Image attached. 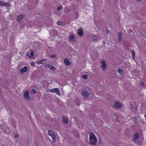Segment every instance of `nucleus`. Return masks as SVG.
Returning <instances> with one entry per match:
<instances>
[{"mask_svg": "<svg viewBox=\"0 0 146 146\" xmlns=\"http://www.w3.org/2000/svg\"><path fill=\"white\" fill-rule=\"evenodd\" d=\"M90 141L91 144L95 145L97 142V139L94 134L92 132H89Z\"/></svg>", "mask_w": 146, "mask_h": 146, "instance_id": "1", "label": "nucleus"}, {"mask_svg": "<svg viewBox=\"0 0 146 146\" xmlns=\"http://www.w3.org/2000/svg\"><path fill=\"white\" fill-rule=\"evenodd\" d=\"M48 134L52 137L53 142H54L56 141V136L54 132L51 130H49L48 131Z\"/></svg>", "mask_w": 146, "mask_h": 146, "instance_id": "2", "label": "nucleus"}, {"mask_svg": "<svg viewBox=\"0 0 146 146\" xmlns=\"http://www.w3.org/2000/svg\"><path fill=\"white\" fill-rule=\"evenodd\" d=\"M114 106L115 108H121L122 107V105L119 102H115L114 104Z\"/></svg>", "mask_w": 146, "mask_h": 146, "instance_id": "3", "label": "nucleus"}, {"mask_svg": "<svg viewBox=\"0 0 146 146\" xmlns=\"http://www.w3.org/2000/svg\"><path fill=\"white\" fill-rule=\"evenodd\" d=\"M29 93L28 91L25 92L24 94V96L26 100H29L30 99V97L29 96Z\"/></svg>", "mask_w": 146, "mask_h": 146, "instance_id": "4", "label": "nucleus"}, {"mask_svg": "<svg viewBox=\"0 0 146 146\" xmlns=\"http://www.w3.org/2000/svg\"><path fill=\"white\" fill-rule=\"evenodd\" d=\"M45 67L46 68H49L50 69L53 70H55L56 69V68H55L54 66L50 64H46L45 65Z\"/></svg>", "mask_w": 146, "mask_h": 146, "instance_id": "5", "label": "nucleus"}, {"mask_svg": "<svg viewBox=\"0 0 146 146\" xmlns=\"http://www.w3.org/2000/svg\"><path fill=\"white\" fill-rule=\"evenodd\" d=\"M28 68L27 66H24L23 68L21 69L20 71V73L23 74L24 72H26L28 70Z\"/></svg>", "mask_w": 146, "mask_h": 146, "instance_id": "6", "label": "nucleus"}, {"mask_svg": "<svg viewBox=\"0 0 146 146\" xmlns=\"http://www.w3.org/2000/svg\"><path fill=\"white\" fill-rule=\"evenodd\" d=\"M101 63L102 64V68L104 71H105L106 70V64L104 60H102L101 62Z\"/></svg>", "mask_w": 146, "mask_h": 146, "instance_id": "7", "label": "nucleus"}, {"mask_svg": "<svg viewBox=\"0 0 146 146\" xmlns=\"http://www.w3.org/2000/svg\"><path fill=\"white\" fill-rule=\"evenodd\" d=\"M25 16L24 15H20L18 16L17 21L21 22V20L25 17Z\"/></svg>", "mask_w": 146, "mask_h": 146, "instance_id": "8", "label": "nucleus"}, {"mask_svg": "<svg viewBox=\"0 0 146 146\" xmlns=\"http://www.w3.org/2000/svg\"><path fill=\"white\" fill-rule=\"evenodd\" d=\"M82 95L85 97H87L89 95V92L87 90H84L82 93Z\"/></svg>", "mask_w": 146, "mask_h": 146, "instance_id": "9", "label": "nucleus"}, {"mask_svg": "<svg viewBox=\"0 0 146 146\" xmlns=\"http://www.w3.org/2000/svg\"><path fill=\"white\" fill-rule=\"evenodd\" d=\"M64 64L67 66H69L71 64V63L67 58H66L64 59Z\"/></svg>", "mask_w": 146, "mask_h": 146, "instance_id": "10", "label": "nucleus"}, {"mask_svg": "<svg viewBox=\"0 0 146 146\" xmlns=\"http://www.w3.org/2000/svg\"><path fill=\"white\" fill-rule=\"evenodd\" d=\"M83 31L82 28H79L78 30V35L80 36H82L83 35Z\"/></svg>", "mask_w": 146, "mask_h": 146, "instance_id": "11", "label": "nucleus"}, {"mask_svg": "<svg viewBox=\"0 0 146 146\" xmlns=\"http://www.w3.org/2000/svg\"><path fill=\"white\" fill-rule=\"evenodd\" d=\"M11 5V4L9 3H5L4 2H2V3L1 6H6L8 7H10Z\"/></svg>", "mask_w": 146, "mask_h": 146, "instance_id": "12", "label": "nucleus"}, {"mask_svg": "<svg viewBox=\"0 0 146 146\" xmlns=\"http://www.w3.org/2000/svg\"><path fill=\"white\" fill-rule=\"evenodd\" d=\"M34 51L32 50L31 51L30 54H29V52H28L27 53V56L30 58H32V56H33L34 55Z\"/></svg>", "mask_w": 146, "mask_h": 146, "instance_id": "13", "label": "nucleus"}, {"mask_svg": "<svg viewBox=\"0 0 146 146\" xmlns=\"http://www.w3.org/2000/svg\"><path fill=\"white\" fill-rule=\"evenodd\" d=\"M139 138V134L138 133H136L133 137V141H136Z\"/></svg>", "mask_w": 146, "mask_h": 146, "instance_id": "14", "label": "nucleus"}, {"mask_svg": "<svg viewBox=\"0 0 146 146\" xmlns=\"http://www.w3.org/2000/svg\"><path fill=\"white\" fill-rule=\"evenodd\" d=\"M54 93H56L58 95L60 94V90L58 88H54Z\"/></svg>", "mask_w": 146, "mask_h": 146, "instance_id": "15", "label": "nucleus"}, {"mask_svg": "<svg viewBox=\"0 0 146 146\" xmlns=\"http://www.w3.org/2000/svg\"><path fill=\"white\" fill-rule=\"evenodd\" d=\"M122 38V33L121 32H119V34L118 40L119 41H121Z\"/></svg>", "mask_w": 146, "mask_h": 146, "instance_id": "16", "label": "nucleus"}, {"mask_svg": "<svg viewBox=\"0 0 146 146\" xmlns=\"http://www.w3.org/2000/svg\"><path fill=\"white\" fill-rule=\"evenodd\" d=\"M131 54H132V58L133 59H134L135 57V51L134 50H132L131 51Z\"/></svg>", "mask_w": 146, "mask_h": 146, "instance_id": "17", "label": "nucleus"}, {"mask_svg": "<svg viewBox=\"0 0 146 146\" xmlns=\"http://www.w3.org/2000/svg\"><path fill=\"white\" fill-rule=\"evenodd\" d=\"M62 121L64 123H67L68 122V120L66 118L63 117L62 119Z\"/></svg>", "mask_w": 146, "mask_h": 146, "instance_id": "18", "label": "nucleus"}, {"mask_svg": "<svg viewBox=\"0 0 146 146\" xmlns=\"http://www.w3.org/2000/svg\"><path fill=\"white\" fill-rule=\"evenodd\" d=\"M43 60L46 61V60L45 59H43L41 60L38 61L36 62V63H37L38 64H42L43 63Z\"/></svg>", "mask_w": 146, "mask_h": 146, "instance_id": "19", "label": "nucleus"}, {"mask_svg": "<svg viewBox=\"0 0 146 146\" xmlns=\"http://www.w3.org/2000/svg\"><path fill=\"white\" fill-rule=\"evenodd\" d=\"M4 132L5 134H7L9 133L10 131L9 128H8L7 129H6V130H4Z\"/></svg>", "mask_w": 146, "mask_h": 146, "instance_id": "20", "label": "nucleus"}, {"mask_svg": "<svg viewBox=\"0 0 146 146\" xmlns=\"http://www.w3.org/2000/svg\"><path fill=\"white\" fill-rule=\"evenodd\" d=\"M58 25H63L64 24V22L60 21H58L57 23Z\"/></svg>", "mask_w": 146, "mask_h": 146, "instance_id": "21", "label": "nucleus"}, {"mask_svg": "<svg viewBox=\"0 0 146 146\" xmlns=\"http://www.w3.org/2000/svg\"><path fill=\"white\" fill-rule=\"evenodd\" d=\"M82 78L86 80L87 78V76L86 75L84 74L82 76Z\"/></svg>", "mask_w": 146, "mask_h": 146, "instance_id": "22", "label": "nucleus"}, {"mask_svg": "<svg viewBox=\"0 0 146 146\" xmlns=\"http://www.w3.org/2000/svg\"><path fill=\"white\" fill-rule=\"evenodd\" d=\"M62 7L61 5H60L57 7V10H60L62 9Z\"/></svg>", "mask_w": 146, "mask_h": 146, "instance_id": "23", "label": "nucleus"}, {"mask_svg": "<svg viewBox=\"0 0 146 146\" xmlns=\"http://www.w3.org/2000/svg\"><path fill=\"white\" fill-rule=\"evenodd\" d=\"M74 38V36L73 35L70 36V39L71 40H73Z\"/></svg>", "mask_w": 146, "mask_h": 146, "instance_id": "24", "label": "nucleus"}, {"mask_svg": "<svg viewBox=\"0 0 146 146\" xmlns=\"http://www.w3.org/2000/svg\"><path fill=\"white\" fill-rule=\"evenodd\" d=\"M63 4H64V5H66L67 4V1L64 0H63L62 1Z\"/></svg>", "mask_w": 146, "mask_h": 146, "instance_id": "25", "label": "nucleus"}, {"mask_svg": "<svg viewBox=\"0 0 146 146\" xmlns=\"http://www.w3.org/2000/svg\"><path fill=\"white\" fill-rule=\"evenodd\" d=\"M31 66H35V63L34 62H32L31 63Z\"/></svg>", "mask_w": 146, "mask_h": 146, "instance_id": "26", "label": "nucleus"}, {"mask_svg": "<svg viewBox=\"0 0 146 146\" xmlns=\"http://www.w3.org/2000/svg\"><path fill=\"white\" fill-rule=\"evenodd\" d=\"M32 92L34 94H35L36 93V90L34 89H32Z\"/></svg>", "mask_w": 146, "mask_h": 146, "instance_id": "27", "label": "nucleus"}, {"mask_svg": "<svg viewBox=\"0 0 146 146\" xmlns=\"http://www.w3.org/2000/svg\"><path fill=\"white\" fill-rule=\"evenodd\" d=\"M49 92L51 93H54V89H49Z\"/></svg>", "mask_w": 146, "mask_h": 146, "instance_id": "28", "label": "nucleus"}, {"mask_svg": "<svg viewBox=\"0 0 146 146\" xmlns=\"http://www.w3.org/2000/svg\"><path fill=\"white\" fill-rule=\"evenodd\" d=\"M117 72L119 73H120L121 72H122L121 69H118L117 70Z\"/></svg>", "mask_w": 146, "mask_h": 146, "instance_id": "29", "label": "nucleus"}, {"mask_svg": "<svg viewBox=\"0 0 146 146\" xmlns=\"http://www.w3.org/2000/svg\"><path fill=\"white\" fill-rule=\"evenodd\" d=\"M19 137V135L17 134H15V138H17Z\"/></svg>", "mask_w": 146, "mask_h": 146, "instance_id": "30", "label": "nucleus"}, {"mask_svg": "<svg viewBox=\"0 0 146 146\" xmlns=\"http://www.w3.org/2000/svg\"><path fill=\"white\" fill-rule=\"evenodd\" d=\"M144 85V82H141V86H143Z\"/></svg>", "mask_w": 146, "mask_h": 146, "instance_id": "31", "label": "nucleus"}, {"mask_svg": "<svg viewBox=\"0 0 146 146\" xmlns=\"http://www.w3.org/2000/svg\"><path fill=\"white\" fill-rule=\"evenodd\" d=\"M55 56H56V55H52L50 56V57L51 58H53L54 57H55Z\"/></svg>", "mask_w": 146, "mask_h": 146, "instance_id": "32", "label": "nucleus"}, {"mask_svg": "<svg viewBox=\"0 0 146 146\" xmlns=\"http://www.w3.org/2000/svg\"><path fill=\"white\" fill-rule=\"evenodd\" d=\"M3 1H0V6H1V4L2 3V2Z\"/></svg>", "mask_w": 146, "mask_h": 146, "instance_id": "33", "label": "nucleus"}, {"mask_svg": "<svg viewBox=\"0 0 146 146\" xmlns=\"http://www.w3.org/2000/svg\"><path fill=\"white\" fill-rule=\"evenodd\" d=\"M137 1H141L142 0H136Z\"/></svg>", "mask_w": 146, "mask_h": 146, "instance_id": "34", "label": "nucleus"}, {"mask_svg": "<svg viewBox=\"0 0 146 146\" xmlns=\"http://www.w3.org/2000/svg\"><path fill=\"white\" fill-rule=\"evenodd\" d=\"M107 31L108 33V32H109V31L108 30H107Z\"/></svg>", "mask_w": 146, "mask_h": 146, "instance_id": "35", "label": "nucleus"}]
</instances>
